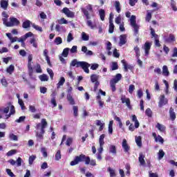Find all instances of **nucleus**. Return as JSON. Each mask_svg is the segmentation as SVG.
Wrapping results in <instances>:
<instances>
[{
  "mask_svg": "<svg viewBox=\"0 0 177 177\" xmlns=\"http://www.w3.org/2000/svg\"><path fill=\"white\" fill-rule=\"evenodd\" d=\"M145 155L142 153L139 154L138 161L140 165L145 166L146 165V161L145 160Z\"/></svg>",
  "mask_w": 177,
  "mask_h": 177,
  "instance_id": "nucleus-16",
  "label": "nucleus"
},
{
  "mask_svg": "<svg viewBox=\"0 0 177 177\" xmlns=\"http://www.w3.org/2000/svg\"><path fill=\"white\" fill-rule=\"evenodd\" d=\"M114 120L118 122L119 127L122 128V122L121 121V119L119 117H118L117 115H115Z\"/></svg>",
  "mask_w": 177,
  "mask_h": 177,
  "instance_id": "nucleus-41",
  "label": "nucleus"
},
{
  "mask_svg": "<svg viewBox=\"0 0 177 177\" xmlns=\"http://www.w3.org/2000/svg\"><path fill=\"white\" fill-rule=\"evenodd\" d=\"M91 80L92 82H97V80H99V75H92L91 76Z\"/></svg>",
  "mask_w": 177,
  "mask_h": 177,
  "instance_id": "nucleus-39",
  "label": "nucleus"
},
{
  "mask_svg": "<svg viewBox=\"0 0 177 177\" xmlns=\"http://www.w3.org/2000/svg\"><path fill=\"white\" fill-rule=\"evenodd\" d=\"M122 78V75L120 73H118L115 78L112 79L111 81H112V82H115V84H117L119 81H121Z\"/></svg>",
  "mask_w": 177,
  "mask_h": 177,
  "instance_id": "nucleus-20",
  "label": "nucleus"
},
{
  "mask_svg": "<svg viewBox=\"0 0 177 177\" xmlns=\"http://www.w3.org/2000/svg\"><path fill=\"white\" fill-rule=\"evenodd\" d=\"M62 158V153H60V151H57L55 154V160L56 161H59Z\"/></svg>",
  "mask_w": 177,
  "mask_h": 177,
  "instance_id": "nucleus-56",
  "label": "nucleus"
},
{
  "mask_svg": "<svg viewBox=\"0 0 177 177\" xmlns=\"http://www.w3.org/2000/svg\"><path fill=\"white\" fill-rule=\"evenodd\" d=\"M26 120V116H21L18 120H15V122H24V120Z\"/></svg>",
  "mask_w": 177,
  "mask_h": 177,
  "instance_id": "nucleus-62",
  "label": "nucleus"
},
{
  "mask_svg": "<svg viewBox=\"0 0 177 177\" xmlns=\"http://www.w3.org/2000/svg\"><path fill=\"white\" fill-rule=\"evenodd\" d=\"M127 44V35H121L120 36L119 46H122Z\"/></svg>",
  "mask_w": 177,
  "mask_h": 177,
  "instance_id": "nucleus-12",
  "label": "nucleus"
},
{
  "mask_svg": "<svg viewBox=\"0 0 177 177\" xmlns=\"http://www.w3.org/2000/svg\"><path fill=\"white\" fill-rule=\"evenodd\" d=\"M39 78L40 81H41L42 82L49 81V77H48V75L46 74L39 75Z\"/></svg>",
  "mask_w": 177,
  "mask_h": 177,
  "instance_id": "nucleus-24",
  "label": "nucleus"
},
{
  "mask_svg": "<svg viewBox=\"0 0 177 177\" xmlns=\"http://www.w3.org/2000/svg\"><path fill=\"white\" fill-rule=\"evenodd\" d=\"M10 21H7L6 24V27H13L15 26H19L20 24V21L17 20V18H15L13 17H10Z\"/></svg>",
  "mask_w": 177,
  "mask_h": 177,
  "instance_id": "nucleus-4",
  "label": "nucleus"
},
{
  "mask_svg": "<svg viewBox=\"0 0 177 177\" xmlns=\"http://www.w3.org/2000/svg\"><path fill=\"white\" fill-rule=\"evenodd\" d=\"M113 124H114V121L111 120L109 124V133H113Z\"/></svg>",
  "mask_w": 177,
  "mask_h": 177,
  "instance_id": "nucleus-48",
  "label": "nucleus"
},
{
  "mask_svg": "<svg viewBox=\"0 0 177 177\" xmlns=\"http://www.w3.org/2000/svg\"><path fill=\"white\" fill-rule=\"evenodd\" d=\"M71 67H82L83 68L84 73L89 74V67H91V64L86 62H80L77 60V59H73L71 64Z\"/></svg>",
  "mask_w": 177,
  "mask_h": 177,
  "instance_id": "nucleus-2",
  "label": "nucleus"
},
{
  "mask_svg": "<svg viewBox=\"0 0 177 177\" xmlns=\"http://www.w3.org/2000/svg\"><path fill=\"white\" fill-rule=\"evenodd\" d=\"M62 13H64L67 17H71L73 19L75 16L74 12H72L68 8H64L62 10Z\"/></svg>",
  "mask_w": 177,
  "mask_h": 177,
  "instance_id": "nucleus-7",
  "label": "nucleus"
},
{
  "mask_svg": "<svg viewBox=\"0 0 177 177\" xmlns=\"http://www.w3.org/2000/svg\"><path fill=\"white\" fill-rule=\"evenodd\" d=\"M158 160H161L164 158V156H165V153L164 152V151H162V149H160L159 152L158 153Z\"/></svg>",
  "mask_w": 177,
  "mask_h": 177,
  "instance_id": "nucleus-38",
  "label": "nucleus"
},
{
  "mask_svg": "<svg viewBox=\"0 0 177 177\" xmlns=\"http://www.w3.org/2000/svg\"><path fill=\"white\" fill-rule=\"evenodd\" d=\"M32 27H33V28H35V30H37V31H39L40 32H42V31H43L42 27L39 26L38 25H36L35 24H32Z\"/></svg>",
  "mask_w": 177,
  "mask_h": 177,
  "instance_id": "nucleus-42",
  "label": "nucleus"
},
{
  "mask_svg": "<svg viewBox=\"0 0 177 177\" xmlns=\"http://www.w3.org/2000/svg\"><path fill=\"white\" fill-rule=\"evenodd\" d=\"M169 117L171 121H175L176 119V113L174 111V108L171 107L169 111Z\"/></svg>",
  "mask_w": 177,
  "mask_h": 177,
  "instance_id": "nucleus-14",
  "label": "nucleus"
},
{
  "mask_svg": "<svg viewBox=\"0 0 177 177\" xmlns=\"http://www.w3.org/2000/svg\"><path fill=\"white\" fill-rule=\"evenodd\" d=\"M167 103H168V100L165 98V95H160L158 104L159 107H162V106H165Z\"/></svg>",
  "mask_w": 177,
  "mask_h": 177,
  "instance_id": "nucleus-9",
  "label": "nucleus"
},
{
  "mask_svg": "<svg viewBox=\"0 0 177 177\" xmlns=\"http://www.w3.org/2000/svg\"><path fill=\"white\" fill-rule=\"evenodd\" d=\"M67 100L69 102L70 104H75V101H74V98L71 96V94L67 95Z\"/></svg>",
  "mask_w": 177,
  "mask_h": 177,
  "instance_id": "nucleus-34",
  "label": "nucleus"
},
{
  "mask_svg": "<svg viewBox=\"0 0 177 177\" xmlns=\"http://www.w3.org/2000/svg\"><path fill=\"white\" fill-rule=\"evenodd\" d=\"M162 74L165 75V77H168V75H169V71H168V67L167 66H163Z\"/></svg>",
  "mask_w": 177,
  "mask_h": 177,
  "instance_id": "nucleus-29",
  "label": "nucleus"
},
{
  "mask_svg": "<svg viewBox=\"0 0 177 177\" xmlns=\"http://www.w3.org/2000/svg\"><path fill=\"white\" fill-rule=\"evenodd\" d=\"M2 15V21H3V24H4V26L6 25V24L8 22V18L9 17V15H8V13H6V12L3 11L1 13Z\"/></svg>",
  "mask_w": 177,
  "mask_h": 177,
  "instance_id": "nucleus-18",
  "label": "nucleus"
},
{
  "mask_svg": "<svg viewBox=\"0 0 177 177\" xmlns=\"http://www.w3.org/2000/svg\"><path fill=\"white\" fill-rule=\"evenodd\" d=\"M152 136L154 138L155 142L161 143L162 145V143H164V138H162V137H161V136L158 135L157 136V133H152Z\"/></svg>",
  "mask_w": 177,
  "mask_h": 177,
  "instance_id": "nucleus-11",
  "label": "nucleus"
},
{
  "mask_svg": "<svg viewBox=\"0 0 177 177\" xmlns=\"http://www.w3.org/2000/svg\"><path fill=\"white\" fill-rule=\"evenodd\" d=\"M115 84L117 83H115L111 80L110 85L113 92H115Z\"/></svg>",
  "mask_w": 177,
  "mask_h": 177,
  "instance_id": "nucleus-63",
  "label": "nucleus"
},
{
  "mask_svg": "<svg viewBox=\"0 0 177 177\" xmlns=\"http://www.w3.org/2000/svg\"><path fill=\"white\" fill-rule=\"evenodd\" d=\"M30 43L32 45L34 48H38V43L35 41V38H32Z\"/></svg>",
  "mask_w": 177,
  "mask_h": 177,
  "instance_id": "nucleus-46",
  "label": "nucleus"
},
{
  "mask_svg": "<svg viewBox=\"0 0 177 177\" xmlns=\"http://www.w3.org/2000/svg\"><path fill=\"white\" fill-rule=\"evenodd\" d=\"M66 82V79L64 77H62L59 81V82L57 84V88L59 89L60 86H63L64 85V83Z\"/></svg>",
  "mask_w": 177,
  "mask_h": 177,
  "instance_id": "nucleus-25",
  "label": "nucleus"
},
{
  "mask_svg": "<svg viewBox=\"0 0 177 177\" xmlns=\"http://www.w3.org/2000/svg\"><path fill=\"white\" fill-rule=\"evenodd\" d=\"M171 7L174 12H177L176 3L174 0H171Z\"/></svg>",
  "mask_w": 177,
  "mask_h": 177,
  "instance_id": "nucleus-44",
  "label": "nucleus"
},
{
  "mask_svg": "<svg viewBox=\"0 0 177 177\" xmlns=\"http://www.w3.org/2000/svg\"><path fill=\"white\" fill-rule=\"evenodd\" d=\"M151 30V35L152 37V38H158V36L157 34H156V31L154 30V29H153V28H150Z\"/></svg>",
  "mask_w": 177,
  "mask_h": 177,
  "instance_id": "nucleus-51",
  "label": "nucleus"
},
{
  "mask_svg": "<svg viewBox=\"0 0 177 177\" xmlns=\"http://www.w3.org/2000/svg\"><path fill=\"white\" fill-rule=\"evenodd\" d=\"M13 71H15V66L13 65H10V66L6 68V73L10 75L13 74Z\"/></svg>",
  "mask_w": 177,
  "mask_h": 177,
  "instance_id": "nucleus-27",
  "label": "nucleus"
},
{
  "mask_svg": "<svg viewBox=\"0 0 177 177\" xmlns=\"http://www.w3.org/2000/svg\"><path fill=\"white\" fill-rule=\"evenodd\" d=\"M0 110L1 111L2 114H8L10 110V103H8V105L7 107L0 108Z\"/></svg>",
  "mask_w": 177,
  "mask_h": 177,
  "instance_id": "nucleus-33",
  "label": "nucleus"
},
{
  "mask_svg": "<svg viewBox=\"0 0 177 177\" xmlns=\"http://www.w3.org/2000/svg\"><path fill=\"white\" fill-rule=\"evenodd\" d=\"M109 32L110 34H113L114 32V24H113V21L111 19L109 22Z\"/></svg>",
  "mask_w": 177,
  "mask_h": 177,
  "instance_id": "nucleus-32",
  "label": "nucleus"
},
{
  "mask_svg": "<svg viewBox=\"0 0 177 177\" xmlns=\"http://www.w3.org/2000/svg\"><path fill=\"white\" fill-rule=\"evenodd\" d=\"M120 1H115V8L118 12V13H120L121 12V8H120Z\"/></svg>",
  "mask_w": 177,
  "mask_h": 177,
  "instance_id": "nucleus-53",
  "label": "nucleus"
},
{
  "mask_svg": "<svg viewBox=\"0 0 177 177\" xmlns=\"http://www.w3.org/2000/svg\"><path fill=\"white\" fill-rule=\"evenodd\" d=\"M18 103H19V106H21V110H26V106H24V102H23V100L19 98Z\"/></svg>",
  "mask_w": 177,
  "mask_h": 177,
  "instance_id": "nucleus-47",
  "label": "nucleus"
},
{
  "mask_svg": "<svg viewBox=\"0 0 177 177\" xmlns=\"http://www.w3.org/2000/svg\"><path fill=\"white\" fill-rule=\"evenodd\" d=\"M122 147L124 149L125 153H128L129 151V145H128V142H127L126 139H123L122 142Z\"/></svg>",
  "mask_w": 177,
  "mask_h": 177,
  "instance_id": "nucleus-13",
  "label": "nucleus"
},
{
  "mask_svg": "<svg viewBox=\"0 0 177 177\" xmlns=\"http://www.w3.org/2000/svg\"><path fill=\"white\" fill-rule=\"evenodd\" d=\"M111 68L112 71L115 70H118V64L117 62H112L111 65Z\"/></svg>",
  "mask_w": 177,
  "mask_h": 177,
  "instance_id": "nucleus-37",
  "label": "nucleus"
},
{
  "mask_svg": "<svg viewBox=\"0 0 177 177\" xmlns=\"http://www.w3.org/2000/svg\"><path fill=\"white\" fill-rule=\"evenodd\" d=\"M36 157L35 156H31L29 157V164L30 165H32V162H34V160H35Z\"/></svg>",
  "mask_w": 177,
  "mask_h": 177,
  "instance_id": "nucleus-64",
  "label": "nucleus"
},
{
  "mask_svg": "<svg viewBox=\"0 0 177 177\" xmlns=\"http://www.w3.org/2000/svg\"><path fill=\"white\" fill-rule=\"evenodd\" d=\"M130 26L133 27L135 35L139 32V25L136 24V16L131 15L130 18Z\"/></svg>",
  "mask_w": 177,
  "mask_h": 177,
  "instance_id": "nucleus-3",
  "label": "nucleus"
},
{
  "mask_svg": "<svg viewBox=\"0 0 177 177\" xmlns=\"http://www.w3.org/2000/svg\"><path fill=\"white\" fill-rule=\"evenodd\" d=\"M109 152H111L112 154L117 153V149L115 148V145L109 146Z\"/></svg>",
  "mask_w": 177,
  "mask_h": 177,
  "instance_id": "nucleus-36",
  "label": "nucleus"
},
{
  "mask_svg": "<svg viewBox=\"0 0 177 177\" xmlns=\"http://www.w3.org/2000/svg\"><path fill=\"white\" fill-rule=\"evenodd\" d=\"M16 113V110L15 109V106L12 105L11 103H10V114H11V115H13L14 114H15Z\"/></svg>",
  "mask_w": 177,
  "mask_h": 177,
  "instance_id": "nucleus-40",
  "label": "nucleus"
},
{
  "mask_svg": "<svg viewBox=\"0 0 177 177\" xmlns=\"http://www.w3.org/2000/svg\"><path fill=\"white\" fill-rule=\"evenodd\" d=\"M47 73L49 74L50 79L53 80V76L55 75V73H53V71L50 68H47Z\"/></svg>",
  "mask_w": 177,
  "mask_h": 177,
  "instance_id": "nucleus-58",
  "label": "nucleus"
},
{
  "mask_svg": "<svg viewBox=\"0 0 177 177\" xmlns=\"http://www.w3.org/2000/svg\"><path fill=\"white\" fill-rule=\"evenodd\" d=\"M68 52H70V49L68 48H64L61 54V56L63 57H67V56H68Z\"/></svg>",
  "mask_w": 177,
  "mask_h": 177,
  "instance_id": "nucleus-35",
  "label": "nucleus"
},
{
  "mask_svg": "<svg viewBox=\"0 0 177 177\" xmlns=\"http://www.w3.org/2000/svg\"><path fill=\"white\" fill-rule=\"evenodd\" d=\"M145 114L146 115H147V117H152L153 111H151V109H150V108H148L145 111Z\"/></svg>",
  "mask_w": 177,
  "mask_h": 177,
  "instance_id": "nucleus-49",
  "label": "nucleus"
},
{
  "mask_svg": "<svg viewBox=\"0 0 177 177\" xmlns=\"http://www.w3.org/2000/svg\"><path fill=\"white\" fill-rule=\"evenodd\" d=\"M82 39L83 41H89V36L84 32L82 33Z\"/></svg>",
  "mask_w": 177,
  "mask_h": 177,
  "instance_id": "nucleus-50",
  "label": "nucleus"
},
{
  "mask_svg": "<svg viewBox=\"0 0 177 177\" xmlns=\"http://www.w3.org/2000/svg\"><path fill=\"white\" fill-rule=\"evenodd\" d=\"M84 158H85V155L84 154H81L80 156H75V159L71 162L70 165L72 167H73V165H77V164H80V162H82Z\"/></svg>",
  "mask_w": 177,
  "mask_h": 177,
  "instance_id": "nucleus-5",
  "label": "nucleus"
},
{
  "mask_svg": "<svg viewBox=\"0 0 177 177\" xmlns=\"http://www.w3.org/2000/svg\"><path fill=\"white\" fill-rule=\"evenodd\" d=\"M131 120L133 122H135V128H139V121H138V118H136V115H132Z\"/></svg>",
  "mask_w": 177,
  "mask_h": 177,
  "instance_id": "nucleus-22",
  "label": "nucleus"
},
{
  "mask_svg": "<svg viewBox=\"0 0 177 177\" xmlns=\"http://www.w3.org/2000/svg\"><path fill=\"white\" fill-rule=\"evenodd\" d=\"M30 25H31V21H30V20H26L23 22L22 27L23 28H30Z\"/></svg>",
  "mask_w": 177,
  "mask_h": 177,
  "instance_id": "nucleus-28",
  "label": "nucleus"
},
{
  "mask_svg": "<svg viewBox=\"0 0 177 177\" xmlns=\"http://www.w3.org/2000/svg\"><path fill=\"white\" fill-rule=\"evenodd\" d=\"M9 138L10 139V140H15V141L18 140L17 136H16L12 133H10L9 134Z\"/></svg>",
  "mask_w": 177,
  "mask_h": 177,
  "instance_id": "nucleus-52",
  "label": "nucleus"
},
{
  "mask_svg": "<svg viewBox=\"0 0 177 177\" xmlns=\"http://www.w3.org/2000/svg\"><path fill=\"white\" fill-rule=\"evenodd\" d=\"M73 114L75 117H78V106H73Z\"/></svg>",
  "mask_w": 177,
  "mask_h": 177,
  "instance_id": "nucleus-55",
  "label": "nucleus"
},
{
  "mask_svg": "<svg viewBox=\"0 0 177 177\" xmlns=\"http://www.w3.org/2000/svg\"><path fill=\"white\" fill-rule=\"evenodd\" d=\"M120 100L122 101V103L126 104V106L128 107V109H132V106H131V100H129V98H127L124 96H122Z\"/></svg>",
  "mask_w": 177,
  "mask_h": 177,
  "instance_id": "nucleus-10",
  "label": "nucleus"
},
{
  "mask_svg": "<svg viewBox=\"0 0 177 177\" xmlns=\"http://www.w3.org/2000/svg\"><path fill=\"white\" fill-rule=\"evenodd\" d=\"M48 126L46 119H41V123H38L36 126L37 131H36V136L37 139H44V133H45V129Z\"/></svg>",
  "mask_w": 177,
  "mask_h": 177,
  "instance_id": "nucleus-1",
  "label": "nucleus"
},
{
  "mask_svg": "<svg viewBox=\"0 0 177 177\" xmlns=\"http://www.w3.org/2000/svg\"><path fill=\"white\" fill-rule=\"evenodd\" d=\"M81 10L82 13H84V16H86V18L87 19V20H89V19H91V16H89V12L88 11V10L84 8H82Z\"/></svg>",
  "mask_w": 177,
  "mask_h": 177,
  "instance_id": "nucleus-26",
  "label": "nucleus"
},
{
  "mask_svg": "<svg viewBox=\"0 0 177 177\" xmlns=\"http://www.w3.org/2000/svg\"><path fill=\"white\" fill-rule=\"evenodd\" d=\"M121 62L123 64L124 71L127 72V71H128V70H132V66L128 65V64H127V62L125 61V59H123Z\"/></svg>",
  "mask_w": 177,
  "mask_h": 177,
  "instance_id": "nucleus-17",
  "label": "nucleus"
},
{
  "mask_svg": "<svg viewBox=\"0 0 177 177\" xmlns=\"http://www.w3.org/2000/svg\"><path fill=\"white\" fill-rule=\"evenodd\" d=\"M136 143L138 147H142V137L136 136Z\"/></svg>",
  "mask_w": 177,
  "mask_h": 177,
  "instance_id": "nucleus-30",
  "label": "nucleus"
},
{
  "mask_svg": "<svg viewBox=\"0 0 177 177\" xmlns=\"http://www.w3.org/2000/svg\"><path fill=\"white\" fill-rule=\"evenodd\" d=\"M32 61H28V68L30 75L32 74L34 70L32 69Z\"/></svg>",
  "mask_w": 177,
  "mask_h": 177,
  "instance_id": "nucleus-23",
  "label": "nucleus"
},
{
  "mask_svg": "<svg viewBox=\"0 0 177 177\" xmlns=\"http://www.w3.org/2000/svg\"><path fill=\"white\" fill-rule=\"evenodd\" d=\"M99 15H100V19L102 21H104V17H105L104 10H100Z\"/></svg>",
  "mask_w": 177,
  "mask_h": 177,
  "instance_id": "nucleus-43",
  "label": "nucleus"
},
{
  "mask_svg": "<svg viewBox=\"0 0 177 177\" xmlns=\"http://www.w3.org/2000/svg\"><path fill=\"white\" fill-rule=\"evenodd\" d=\"M108 171L109 172L111 177L115 176V171L114 169H111V167H108Z\"/></svg>",
  "mask_w": 177,
  "mask_h": 177,
  "instance_id": "nucleus-45",
  "label": "nucleus"
},
{
  "mask_svg": "<svg viewBox=\"0 0 177 177\" xmlns=\"http://www.w3.org/2000/svg\"><path fill=\"white\" fill-rule=\"evenodd\" d=\"M0 6L2 9L6 10L8 9V6H9V1L8 0H1Z\"/></svg>",
  "mask_w": 177,
  "mask_h": 177,
  "instance_id": "nucleus-15",
  "label": "nucleus"
},
{
  "mask_svg": "<svg viewBox=\"0 0 177 177\" xmlns=\"http://www.w3.org/2000/svg\"><path fill=\"white\" fill-rule=\"evenodd\" d=\"M134 50L136 52V57H139L140 56V51L139 50V47H138V46L135 47Z\"/></svg>",
  "mask_w": 177,
  "mask_h": 177,
  "instance_id": "nucleus-61",
  "label": "nucleus"
},
{
  "mask_svg": "<svg viewBox=\"0 0 177 177\" xmlns=\"http://www.w3.org/2000/svg\"><path fill=\"white\" fill-rule=\"evenodd\" d=\"M86 24L88 27H90V28H91V30H95V28H97V26H96V24H93L91 20H87Z\"/></svg>",
  "mask_w": 177,
  "mask_h": 177,
  "instance_id": "nucleus-21",
  "label": "nucleus"
},
{
  "mask_svg": "<svg viewBox=\"0 0 177 177\" xmlns=\"http://www.w3.org/2000/svg\"><path fill=\"white\" fill-rule=\"evenodd\" d=\"M106 137V135L102 134L100 136L99 138V144H100V148L97 149L98 154H102L103 153V146H104V138Z\"/></svg>",
  "mask_w": 177,
  "mask_h": 177,
  "instance_id": "nucleus-6",
  "label": "nucleus"
},
{
  "mask_svg": "<svg viewBox=\"0 0 177 177\" xmlns=\"http://www.w3.org/2000/svg\"><path fill=\"white\" fill-rule=\"evenodd\" d=\"M133 91H135V85L131 84L129 87V93L132 95L133 93Z\"/></svg>",
  "mask_w": 177,
  "mask_h": 177,
  "instance_id": "nucleus-57",
  "label": "nucleus"
},
{
  "mask_svg": "<svg viewBox=\"0 0 177 177\" xmlns=\"http://www.w3.org/2000/svg\"><path fill=\"white\" fill-rule=\"evenodd\" d=\"M167 41V42H174V41H175V36H174V35H170Z\"/></svg>",
  "mask_w": 177,
  "mask_h": 177,
  "instance_id": "nucleus-59",
  "label": "nucleus"
},
{
  "mask_svg": "<svg viewBox=\"0 0 177 177\" xmlns=\"http://www.w3.org/2000/svg\"><path fill=\"white\" fill-rule=\"evenodd\" d=\"M54 44H55V45H62V44H63V39L62 37H57L55 39Z\"/></svg>",
  "mask_w": 177,
  "mask_h": 177,
  "instance_id": "nucleus-31",
  "label": "nucleus"
},
{
  "mask_svg": "<svg viewBox=\"0 0 177 177\" xmlns=\"http://www.w3.org/2000/svg\"><path fill=\"white\" fill-rule=\"evenodd\" d=\"M156 128L160 131V132H165L167 127L164 126V124H161L160 123H157Z\"/></svg>",
  "mask_w": 177,
  "mask_h": 177,
  "instance_id": "nucleus-19",
  "label": "nucleus"
},
{
  "mask_svg": "<svg viewBox=\"0 0 177 177\" xmlns=\"http://www.w3.org/2000/svg\"><path fill=\"white\" fill-rule=\"evenodd\" d=\"M151 48V43L147 41L145 42V45H144V50L145 52V56H148L149 52H150V48Z\"/></svg>",
  "mask_w": 177,
  "mask_h": 177,
  "instance_id": "nucleus-8",
  "label": "nucleus"
},
{
  "mask_svg": "<svg viewBox=\"0 0 177 177\" xmlns=\"http://www.w3.org/2000/svg\"><path fill=\"white\" fill-rule=\"evenodd\" d=\"M73 39H74V37L71 32H69L67 36V42L70 43L71 41H73Z\"/></svg>",
  "mask_w": 177,
  "mask_h": 177,
  "instance_id": "nucleus-54",
  "label": "nucleus"
},
{
  "mask_svg": "<svg viewBox=\"0 0 177 177\" xmlns=\"http://www.w3.org/2000/svg\"><path fill=\"white\" fill-rule=\"evenodd\" d=\"M41 151L44 157H45V158L48 157V152H46V148L42 147L41 149Z\"/></svg>",
  "mask_w": 177,
  "mask_h": 177,
  "instance_id": "nucleus-60",
  "label": "nucleus"
}]
</instances>
